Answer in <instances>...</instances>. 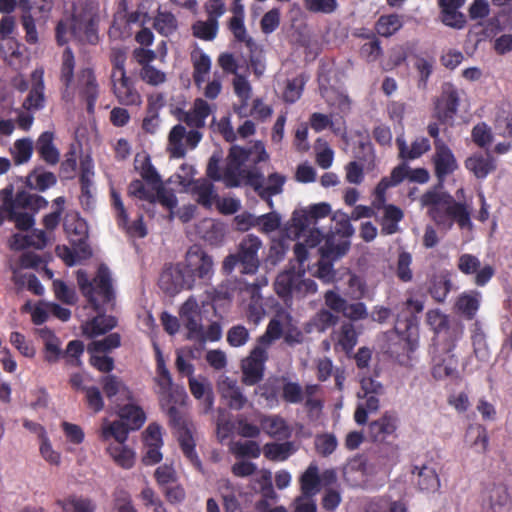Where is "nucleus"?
I'll return each mask as SVG.
<instances>
[{
  "mask_svg": "<svg viewBox=\"0 0 512 512\" xmlns=\"http://www.w3.org/2000/svg\"><path fill=\"white\" fill-rule=\"evenodd\" d=\"M76 280L80 292L97 313L82 325L83 334L94 338L111 331L117 326V319L105 313L106 306L114 307L116 300L109 268L101 264L93 279L89 278L85 270L80 269L76 272Z\"/></svg>",
  "mask_w": 512,
  "mask_h": 512,
  "instance_id": "obj_1",
  "label": "nucleus"
},
{
  "mask_svg": "<svg viewBox=\"0 0 512 512\" xmlns=\"http://www.w3.org/2000/svg\"><path fill=\"white\" fill-rule=\"evenodd\" d=\"M423 206L428 207L430 218L438 226L451 227L455 220L460 228L471 225L470 213L463 203L456 202L447 192L429 190L421 197Z\"/></svg>",
  "mask_w": 512,
  "mask_h": 512,
  "instance_id": "obj_2",
  "label": "nucleus"
},
{
  "mask_svg": "<svg viewBox=\"0 0 512 512\" xmlns=\"http://www.w3.org/2000/svg\"><path fill=\"white\" fill-rule=\"evenodd\" d=\"M98 11L97 0H85L79 8H75L70 30L71 34L79 41L93 45L98 42Z\"/></svg>",
  "mask_w": 512,
  "mask_h": 512,
  "instance_id": "obj_3",
  "label": "nucleus"
},
{
  "mask_svg": "<svg viewBox=\"0 0 512 512\" xmlns=\"http://www.w3.org/2000/svg\"><path fill=\"white\" fill-rule=\"evenodd\" d=\"M262 247L260 238L253 234L246 235L239 243L237 253L229 254L223 261L222 269L230 274L237 265L242 274H255L259 268L258 251Z\"/></svg>",
  "mask_w": 512,
  "mask_h": 512,
  "instance_id": "obj_4",
  "label": "nucleus"
},
{
  "mask_svg": "<svg viewBox=\"0 0 512 512\" xmlns=\"http://www.w3.org/2000/svg\"><path fill=\"white\" fill-rule=\"evenodd\" d=\"M394 331L398 336V343H391L388 351L391 356L400 361L401 356H407L410 360L412 354L419 345V324L414 314L398 316L394 325Z\"/></svg>",
  "mask_w": 512,
  "mask_h": 512,
  "instance_id": "obj_5",
  "label": "nucleus"
},
{
  "mask_svg": "<svg viewBox=\"0 0 512 512\" xmlns=\"http://www.w3.org/2000/svg\"><path fill=\"white\" fill-rule=\"evenodd\" d=\"M182 270L193 289L197 285L207 284L214 274V262L200 245H192L186 252Z\"/></svg>",
  "mask_w": 512,
  "mask_h": 512,
  "instance_id": "obj_6",
  "label": "nucleus"
},
{
  "mask_svg": "<svg viewBox=\"0 0 512 512\" xmlns=\"http://www.w3.org/2000/svg\"><path fill=\"white\" fill-rule=\"evenodd\" d=\"M169 424L176 430L177 440L183 455L199 471H203L202 462L196 452V443L193 437L192 429L176 408L169 409Z\"/></svg>",
  "mask_w": 512,
  "mask_h": 512,
  "instance_id": "obj_7",
  "label": "nucleus"
},
{
  "mask_svg": "<svg viewBox=\"0 0 512 512\" xmlns=\"http://www.w3.org/2000/svg\"><path fill=\"white\" fill-rule=\"evenodd\" d=\"M331 213V206L326 202L313 204L308 209L295 210L291 223L287 228V234L291 238L299 239L310 229L317 228L318 220L327 217Z\"/></svg>",
  "mask_w": 512,
  "mask_h": 512,
  "instance_id": "obj_8",
  "label": "nucleus"
},
{
  "mask_svg": "<svg viewBox=\"0 0 512 512\" xmlns=\"http://www.w3.org/2000/svg\"><path fill=\"white\" fill-rule=\"evenodd\" d=\"M47 205L48 201L43 196L31 194L24 190L18 191L15 197H13L12 185L0 190V209L7 213L8 216L13 213L14 210L23 209L37 212Z\"/></svg>",
  "mask_w": 512,
  "mask_h": 512,
  "instance_id": "obj_9",
  "label": "nucleus"
},
{
  "mask_svg": "<svg viewBox=\"0 0 512 512\" xmlns=\"http://www.w3.org/2000/svg\"><path fill=\"white\" fill-rule=\"evenodd\" d=\"M350 248V241H340L335 243V237L330 235L325 243L320 247L321 260L318 262L316 276L325 283H330L335 278L332 261L344 256Z\"/></svg>",
  "mask_w": 512,
  "mask_h": 512,
  "instance_id": "obj_10",
  "label": "nucleus"
},
{
  "mask_svg": "<svg viewBox=\"0 0 512 512\" xmlns=\"http://www.w3.org/2000/svg\"><path fill=\"white\" fill-rule=\"evenodd\" d=\"M268 349L257 344L242 360V382L247 386L258 384L264 377L265 363L268 360Z\"/></svg>",
  "mask_w": 512,
  "mask_h": 512,
  "instance_id": "obj_11",
  "label": "nucleus"
},
{
  "mask_svg": "<svg viewBox=\"0 0 512 512\" xmlns=\"http://www.w3.org/2000/svg\"><path fill=\"white\" fill-rule=\"evenodd\" d=\"M111 204L116 213L115 217L118 227L124 230L129 237L144 238L147 235L143 215L140 214L137 219L129 223V216L121 195L114 189L111 190Z\"/></svg>",
  "mask_w": 512,
  "mask_h": 512,
  "instance_id": "obj_12",
  "label": "nucleus"
},
{
  "mask_svg": "<svg viewBox=\"0 0 512 512\" xmlns=\"http://www.w3.org/2000/svg\"><path fill=\"white\" fill-rule=\"evenodd\" d=\"M457 268L464 275H474L473 282L478 287L486 286L496 273L492 265L485 264L481 266L480 259L470 253H464L459 256Z\"/></svg>",
  "mask_w": 512,
  "mask_h": 512,
  "instance_id": "obj_13",
  "label": "nucleus"
},
{
  "mask_svg": "<svg viewBox=\"0 0 512 512\" xmlns=\"http://www.w3.org/2000/svg\"><path fill=\"white\" fill-rule=\"evenodd\" d=\"M180 319L187 330L185 338L198 342L203 340L202 315L199 304L194 297H189L180 308Z\"/></svg>",
  "mask_w": 512,
  "mask_h": 512,
  "instance_id": "obj_14",
  "label": "nucleus"
},
{
  "mask_svg": "<svg viewBox=\"0 0 512 512\" xmlns=\"http://www.w3.org/2000/svg\"><path fill=\"white\" fill-rule=\"evenodd\" d=\"M460 98L457 89L452 84H446L442 88L441 95L434 103L433 117L440 124L453 122L458 111Z\"/></svg>",
  "mask_w": 512,
  "mask_h": 512,
  "instance_id": "obj_15",
  "label": "nucleus"
},
{
  "mask_svg": "<svg viewBox=\"0 0 512 512\" xmlns=\"http://www.w3.org/2000/svg\"><path fill=\"white\" fill-rule=\"evenodd\" d=\"M399 418L393 411H385L378 419L368 424L367 435L373 443L389 442L388 438H397Z\"/></svg>",
  "mask_w": 512,
  "mask_h": 512,
  "instance_id": "obj_16",
  "label": "nucleus"
},
{
  "mask_svg": "<svg viewBox=\"0 0 512 512\" xmlns=\"http://www.w3.org/2000/svg\"><path fill=\"white\" fill-rule=\"evenodd\" d=\"M251 149L232 146L227 157V165L223 172V181L227 187H238L241 184L242 166L249 160Z\"/></svg>",
  "mask_w": 512,
  "mask_h": 512,
  "instance_id": "obj_17",
  "label": "nucleus"
},
{
  "mask_svg": "<svg viewBox=\"0 0 512 512\" xmlns=\"http://www.w3.org/2000/svg\"><path fill=\"white\" fill-rule=\"evenodd\" d=\"M112 92L118 103L124 106H139L142 103V96L136 88V82L133 78L122 73L116 76L111 73Z\"/></svg>",
  "mask_w": 512,
  "mask_h": 512,
  "instance_id": "obj_18",
  "label": "nucleus"
},
{
  "mask_svg": "<svg viewBox=\"0 0 512 512\" xmlns=\"http://www.w3.org/2000/svg\"><path fill=\"white\" fill-rule=\"evenodd\" d=\"M76 88L79 97L86 102L87 113L93 114L100 91L95 72L92 68L80 69L77 74Z\"/></svg>",
  "mask_w": 512,
  "mask_h": 512,
  "instance_id": "obj_19",
  "label": "nucleus"
},
{
  "mask_svg": "<svg viewBox=\"0 0 512 512\" xmlns=\"http://www.w3.org/2000/svg\"><path fill=\"white\" fill-rule=\"evenodd\" d=\"M190 278H186L182 270V263L166 267L160 274L159 287L169 295H175L181 290H191Z\"/></svg>",
  "mask_w": 512,
  "mask_h": 512,
  "instance_id": "obj_20",
  "label": "nucleus"
},
{
  "mask_svg": "<svg viewBox=\"0 0 512 512\" xmlns=\"http://www.w3.org/2000/svg\"><path fill=\"white\" fill-rule=\"evenodd\" d=\"M75 57L72 50L67 47L62 54L60 68L61 99L66 103H73L76 95L74 83Z\"/></svg>",
  "mask_w": 512,
  "mask_h": 512,
  "instance_id": "obj_21",
  "label": "nucleus"
},
{
  "mask_svg": "<svg viewBox=\"0 0 512 512\" xmlns=\"http://www.w3.org/2000/svg\"><path fill=\"white\" fill-rule=\"evenodd\" d=\"M407 161L400 163L398 166L393 168L389 176L383 177L374 190V201L373 205L379 209L383 207L386 202V191L399 185L405 179H408V164Z\"/></svg>",
  "mask_w": 512,
  "mask_h": 512,
  "instance_id": "obj_22",
  "label": "nucleus"
},
{
  "mask_svg": "<svg viewBox=\"0 0 512 512\" xmlns=\"http://www.w3.org/2000/svg\"><path fill=\"white\" fill-rule=\"evenodd\" d=\"M431 161L434 166V174L440 182H443L458 168L456 157L447 144L435 148Z\"/></svg>",
  "mask_w": 512,
  "mask_h": 512,
  "instance_id": "obj_23",
  "label": "nucleus"
},
{
  "mask_svg": "<svg viewBox=\"0 0 512 512\" xmlns=\"http://www.w3.org/2000/svg\"><path fill=\"white\" fill-rule=\"evenodd\" d=\"M211 112V107L207 101L197 98L191 110L185 111L178 108L175 115L179 121L184 122L187 126L199 129L205 126V121Z\"/></svg>",
  "mask_w": 512,
  "mask_h": 512,
  "instance_id": "obj_24",
  "label": "nucleus"
},
{
  "mask_svg": "<svg viewBox=\"0 0 512 512\" xmlns=\"http://www.w3.org/2000/svg\"><path fill=\"white\" fill-rule=\"evenodd\" d=\"M371 454L373 465L379 470H391L400 461V448L394 442L376 443Z\"/></svg>",
  "mask_w": 512,
  "mask_h": 512,
  "instance_id": "obj_25",
  "label": "nucleus"
},
{
  "mask_svg": "<svg viewBox=\"0 0 512 512\" xmlns=\"http://www.w3.org/2000/svg\"><path fill=\"white\" fill-rule=\"evenodd\" d=\"M360 332L356 330L352 322H342L338 329L331 334L334 349L340 350L349 356L358 343Z\"/></svg>",
  "mask_w": 512,
  "mask_h": 512,
  "instance_id": "obj_26",
  "label": "nucleus"
},
{
  "mask_svg": "<svg viewBox=\"0 0 512 512\" xmlns=\"http://www.w3.org/2000/svg\"><path fill=\"white\" fill-rule=\"evenodd\" d=\"M465 0H438L441 22L451 28L462 29L466 24V18L459 9Z\"/></svg>",
  "mask_w": 512,
  "mask_h": 512,
  "instance_id": "obj_27",
  "label": "nucleus"
},
{
  "mask_svg": "<svg viewBox=\"0 0 512 512\" xmlns=\"http://www.w3.org/2000/svg\"><path fill=\"white\" fill-rule=\"evenodd\" d=\"M54 141V132L44 131L38 136L35 142V150L39 159L48 166H56L60 161V151Z\"/></svg>",
  "mask_w": 512,
  "mask_h": 512,
  "instance_id": "obj_28",
  "label": "nucleus"
},
{
  "mask_svg": "<svg viewBox=\"0 0 512 512\" xmlns=\"http://www.w3.org/2000/svg\"><path fill=\"white\" fill-rule=\"evenodd\" d=\"M31 89L26 97L23 107L26 110H39L44 107L45 103V84H44V69L38 67L31 73Z\"/></svg>",
  "mask_w": 512,
  "mask_h": 512,
  "instance_id": "obj_29",
  "label": "nucleus"
},
{
  "mask_svg": "<svg viewBox=\"0 0 512 512\" xmlns=\"http://www.w3.org/2000/svg\"><path fill=\"white\" fill-rule=\"evenodd\" d=\"M361 391L363 394L359 392L358 397L365 399L362 405L370 410V412L378 411L380 407V397L385 393L382 383L372 377H364L361 380Z\"/></svg>",
  "mask_w": 512,
  "mask_h": 512,
  "instance_id": "obj_30",
  "label": "nucleus"
},
{
  "mask_svg": "<svg viewBox=\"0 0 512 512\" xmlns=\"http://www.w3.org/2000/svg\"><path fill=\"white\" fill-rule=\"evenodd\" d=\"M458 359L450 352L435 356L432 359V376L436 380L458 378Z\"/></svg>",
  "mask_w": 512,
  "mask_h": 512,
  "instance_id": "obj_31",
  "label": "nucleus"
},
{
  "mask_svg": "<svg viewBox=\"0 0 512 512\" xmlns=\"http://www.w3.org/2000/svg\"><path fill=\"white\" fill-rule=\"evenodd\" d=\"M481 293L477 290H469L461 293L454 304L455 312L467 320H472L480 307Z\"/></svg>",
  "mask_w": 512,
  "mask_h": 512,
  "instance_id": "obj_32",
  "label": "nucleus"
},
{
  "mask_svg": "<svg viewBox=\"0 0 512 512\" xmlns=\"http://www.w3.org/2000/svg\"><path fill=\"white\" fill-rule=\"evenodd\" d=\"M25 183L30 189L44 192L57 184V176L44 166L36 165L26 176Z\"/></svg>",
  "mask_w": 512,
  "mask_h": 512,
  "instance_id": "obj_33",
  "label": "nucleus"
},
{
  "mask_svg": "<svg viewBox=\"0 0 512 512\" xmlns=\"http://www.w3.org/2000/svg\"><path fill=\"white\" fill-rule=\"evenodd\" d=\"M94 176V163L90 156H86L80 161L79 182L81 186L80 201L83 206L89 207L92 203L91 187Z\"/></svg>",
  "mask_w": 512,
  "mask_h": 512,
  "instance_id": "obj_34",
  "label": "nucleus"
},
{
  "mask_svg": "<svg viewBox=\"0 0 512 512\" xmlns=\"http://www.w3.org/2000/svg\"><path fill=\"white\" fill-rule=\"evenodd\" d=\"M219 390L228 407L241 410L247 404V398L235 380L226 378L219 385Z\"/></svg>",
  "mask_w": 512,
  "mask_h": 512,
  "instance_id": "obj_35",
  "label": "nucleus"
},
{
  "mask_svg": "<svg viewBox=\"0 0 512 512\" xmlns=\"http://www.w3.org/2000/svg\"><path fill=\"white\" fill-rule=\"evenodd\" d=\"M491 512H512V493L503 485H493L488 491Z\"/></svg>",
  "mask_w": 512,
  "mask_h": 512,
  "instance_id": "obj_36",
  "label": "nucleus"
},
{
  "mask_svg": "<svg viewBox=\"0 0 512 512\" xmlns=\"http://www.w3.org/2000/svg\"><path fill=\"white\" fill-rule=\"evenodd\" d=\"M396 144L399 149V158L403 161L418 159L431 149L430 140L426 137H417L412 141L410 147L407 146L404 139L398 137Z\"/></svg>",
  "mask_w": 512,
  "mask_h": 512,
  "instance_id": "obj_37",
  "label": "nucleus"
},
{
  "mask_svg": "<svg viewBox=\"0 0 512 512\" xmlns=\"http://www.w3.org/2000/svg\"><path fill=\"white\" fill-rule=\"evenodd\" d=\"M465 167L476 178L484 179L496 169V163L490 154H473L465 160Z\"/></svg>",
  "mask_w": 512,
  "mask_h": 512,
  "instance_id": "obj_38",
  "label": "nucleus"
},
{
  "mask_svg": "<svg viewBox=\"0 0 512 512\" xmlns=\"http://www.w3.org/2000/svg\"><path fill=\"white\" fill-rule=\"evenodd\" d=\"M452 280L449 273L434 275L428 286V293L437 303H444L452 290Z\"/></svg>",
  "mask_w": 512,
  "mask_h": 512,
  "instance_id": "obj_39",
  "label": "nucleus"
},
{
  "mask_svg": "<svg viewBox=\"0 0 512 512\" xmlns=\"http://www.w3.org/2000/svg\"><path fill=\"white\" fill-rule=\"evenodd\" d=\"M299 273L288 270L280 273L275 280V292L281 298L297 296Z\"/></svg>",
  "mask_w": 512,
  "mask_h": 512,
  "instance_id": "obj_40",
  "label": "nucleus"
},
{
  "mask_svg": "<svg viewBox=\"0 0 512 512\" xmlns=\"http://www.w3.org/2000/svg\"><path fill=\"white\" fill-rule=\"evenodd\" d=\"M301 237H304V243L298 242L294 246L295 259L300 265H303L308 258L307 247L314 248L324 239V231L319 228L310 229Z\"/></svg>",
  "mask_w": 512,
  "mask_h": 512,
  "instance_id": "obj_41",
  "label": "nucleus"
},
{
  "mask_svg": "<svg viewBox=\"0 0 512 512\" xmlns=\"http://www.w3.org/2000/svg\"><path fill=\"white\" fill-rule=\"evenodd\" d=\"M301 495L314 497L321 488L318 466L311 463L299 478Z\"/></svg>",
  "mask_w": 512,
  "mask_h": 512,
  "instance_id": "obj_42",
  "label": "nucleus"
},
{
  "mask_svg": "<svg viewBox=\"0 0 512 512\" xmlns=\"http://www.w3.org/2000/svg\"><path fill=\"white\" fill-rule=\"evenodd\" d=\"M118 415L120 420L132 431L139 430L146 420L143 409L134 404H126L120 407Z\"/></svg>",
  "mask_w": 512,
  "mask_h": 512,
  "instance_id": "obj_43",
  "label": "nucleus"
},
{
  "mask_svg": "<svg viewBox=\"0 0 512 512\" xmlns=\"http://www.w3.org/2000/svg\"><path fill=\"white\" fill-rule=\"evenodd\" d=\"M332 221L335 222L334 231L325 234L324 238L333 235L335 237V243L340 241H349L348 239L353 235L354 229L351 225L350 218L342 211H336L332 216Z\"/></svg>",
  "mask_w": 512,
  "mask_h": 512,
  "instance_id": "obj_44",
  "label": "nucleus"
},
{
  "mask_svg": "<svg viewBox=\"0 0 512 512\" xmlns=\"http://www.w3.org/2000/svg\"><path fill=\"white\" fill-rule=\"evenodd\" d=\"M261 429L270 437H288L290 428L284 418L279 415L261 416Z\"/></svg>",
  "mask_w": 512,
  "mask_h": 512,
  "instance_id": "obj_45",
  "label": "nucleus"
},
{
  "mask_svg": "<svg viewBox=\"0 0 512 512\" xmlns=\"http://www.w3.org/2000/svg\"><path fill=\"white\" fill-rule=\"evenodd\" d=\"M188 382L191 394L197 400H203L205 412L210 411L214 403V396L211 384L206 379H203V381H199L195 377H190V379H188Z\"/></svg>",
  "mask_w": 512,
  "mask_h": 512,
  "instance_id": "obj_46",
  "label": "nucleus"
},
{
  "mask_svg": "<svg viewBox=\"0 0 512 512\" xmlns=\"http://www.w3.org/2000/svg\"><path fill=\"white\" fill-rule=\"evenodd\" d=\"M56 504L61 507L63 512H95L96 510V505L90 498L76 495H69L64 499H58Z\"/></svg>",
  "mask_w": 512,
  "mask_h": 512,
  "instance_id": "obj_47",
  "label": "nucleus"
},
{
  "mask_svg": "<svg viewBox=\"0 0 512 512\" xmlns=\"http://www.w3.org/2000/svg\"><path fill=\"white\" fill-rule=\"evenodd\" d=\"M403 26L402 17L398 14L381 15L375 23V31L382 37H390Z\"/></svg>",
  "mask_w": 512,
  "mask_h": 512,
  "instance_id": "obj_48",
  "label": "nucleus"
},
{
  "mask_svg": "<svg viewBox=\"0 0 512 512\" xmlns=\"http://www.w3.org/2000/svg\"><path fill=\"white\" fill-rule=\"evenodd\" d=\"M186 129L181 124L175 125L168 137V151L172 158H183L186 154V149L183 144V139H186Z\"/></svg>",
  "mask_w": 512,
  "mask_h": 512,
  "instance_id": "obj_49",
  "label": "nucleus"
},
{
  "mask_svg": "<svg viewBox=\"0 0 512 512\" xmlns=\"http://www.w3.org/2000/svg\"><path fill=\"white\" fill-rule=\"evenodd\" d=\"M417 471V485L421 491L435 492L440 487V480L436 471L428 466L415 467L413 474Z\"/></svg>",
  "mask_w": 512,
  "mask_h": 512,
  "instance_id": "obj_50",
  "label": "nucleus"
},
{
  "mask_svg": "<svg viewBox=\"0 0 512 512\" xmlns=\"http://www.w3.org/2000/svg\"><path fill=\"white\" fill-rule=\"evenodd\" d=\"M294 451V445L289 441L283 443H266L263 447V454L265 458L275 462L287 460Z\"/></svg>",
  "mask_w": 512,
  "mask_h": 512,
  "instance_id": "obj_51",
  "label": "nucleus"
},
{
  "mask_svg": "<svg viewBox=\"0 0 512 512\" xmlns=\"http://www.w3.org/2000/svg\"><path fill=\"white\" fill-rule=\"evenodd\" d=\"M65 231L70 237V243L74 247H79L82 251H85L84 247H87V226L84 220L77 218L72 223L65 224Z\"/></svg>",
  "mask_w": 512,
  "mask_h": 512,
  "instance_id": "obj_52",
  "label": "nucleus"
},
{
  "mask_svg": "<svg viewBox=\"0 0 512 512\" xmlns=\"http://www.w3.org/2000/svg\"><path fill=\"white\" fill-rule=\"evenodd\" d=\"M192 193L196 196L197 202L205 208H211L213 200L217 197L213 184L206 179L197 180L192 187Z\"/></svg>",
  "mask_w": 512,
  "mask_h": 512,
  "instance_id": "obj_53",
  "label": "nucleus"
},
{
  "mask_svg": "<svg viewBox=\"0 0 512 512\" xmlns=\"http://www.w3.org/2000/svg\"><path fill=\"white\" fill-rule=\"evenodd\" d=\"M159 397V403L162 410L166 411L167 416L169 417V409L177 408V405H184L185 400L187 399V393L184 388H173L168 390L166 393L157 392Z\"/></svg>",
  "mask_w": 512,
  "mask_h": 512,
  "instance_id": "obj_54",
  "label": "nucleus"
},
{
  "mask_svg": "<svg viewBox=\"0 0 512 512\" xmlns=\"http://www.w3.org/2000/svg\"><path fill=\"white\" fill-rule=\"evenodd\" d=\"M130 431L131 430L120 419L111 423H107V421H105L102 426L101 437L104 441L114 438L117 441V444H124Z\"/></svg>",
  "mask_w": 512,
  "mask_h": 512,
  "instance_id": "obj_55",
  "label": "nucleus"
},
{
  "mask_svg": "<svg viewBox=\"0 0 512 512\" xmlns=\"http://www.w3.org/2000/svg\"><path fill=\"white\" fill-rule=\"evenodd\" d=\"M108 454L114 462L124 469H130L135 462V453L124 444H114L107 448Z\"/></svg>",
  "mask_w": 512,
  "mask_h": 512,
  "instance_id": "obj_56",
  "label": "nucleus"
},
{
  "mask_svg": "<svg viewBox=\"0 0 512 512\" xmlns=\"http://www.w3.org/2000/svg\"><path fill=\"white\" fill-rule=\"evenodd\" d=\"M34 150L33 141L30 138L17 139L10 149L15 165L28 163Z\"/></svg>",
  "mask_w": 512,
  "mask_h": 512,
  "instance_id": "obj_57",
  "label": "nucleus"
},
{
  "mask_svg": "<svg viewBox=\"0 0 512 512\" xmlns=\"http://www.w3.org/2000/svg\"><path fill=\"white\" fill-rule=\"evenodd\" d=\"M368 512H407V506L403 501H394L389 496L373 499Z\"/></svg>",
  "mask_w": 512,
  "mask_h": 512,
  "instance_id": "obj_58",
  "label": "nucleus"
},
{
  "mask_svg": "<svg viewBox=\"0 0 512 512\" xmlns=\"http://www.w3.org/2000/svg\"><path fill=\"white\" fill-rule=\"evenodd\" d=\"M101 384L103 391L108 399H112L118 393H124L128 400L132 399V392L124 385L116 375H107L102 377Z\"/></svg>",
  "mask_w": 512,
  "mask_h": 512,
  "instance_id": "obj_59",
  "label": "nucleus"
},
{
  "mask_svg": "<svg viewBox=\"0 0 512 512\" xmlns=\"http://www.w3.org/2000/svg\"><path fill=\"white\" fill-rule=\"evenodd\" d=\"M153 27L159 34L167 37L176 31L177 19L171 12L158 11Z\"/></svg>",
  "mask_w": 512,
  "mask_h": 512,
  "instance_id": "obj_60",
  "label": "nucleus"
},
{
  "mask_svg": "<svg viewBox=\"0 0 512 512\" xmlns=\"http://www.w3.org/2000/svg\"><path fill=\"white\" fill-rule=\"evenodd\" d=\"M121 336L119 333H110L101 340H94L88 344L89 353H107L120 347Z\"/></svg>",
  "mask_w": 512,
  "mask_h": 512,
  "instance_id": "obj_61",
  "label": "nucleus"
},
{
  "mask_svg": "<svg viewBox=\"0 0 512 512\" xmlns=\"http://www.w3.org/2000/svg\"><path fill=\"white\" fill-rule=\"evenodd\" d=\"M412 261V255L409 252L402 251L399 253L395 275L400 282L409 283L413 280V271L411 269Z\"/></svg>",
  "mask_w": 512,
  "mask_h": 512,
  "instance_id": "obj_62",
  "label": "nucleus"
},
{
  "mask_svg": "<svg viewBox=\"0 0 512 512\" xmlns=\"http://www.w3.org/2000/svg\"><path fill=\"white\" fill-rule=\"evenodd\" d=\"M192 32L196 38L211 41L217 35L218 22L214 18H208L207 21H197L192 25Z\"/></svg>",
  "mask_w": 512,
  "mask_h": 512,
  "instance_id": "obj_63",
  "label": "nucleus"
},
{
  "mask_svg": "<svg viewBox=\"0 0 512 512\" xmlns=\"http://www.w3.org/2000/svg\"><path fill=\"white\" fill-rule=\"evenodd\" d=\"M193 59V80L196 85L200 86L205 81V76L211 69L210 57L200 52L198 56L192 55Z\"/></svg>",
  "mask_w": 512,
  "mask_h": 512,
  "instance_id": "obj_64",
  "label": "nucleus"
}]
</instances>
